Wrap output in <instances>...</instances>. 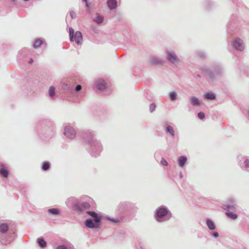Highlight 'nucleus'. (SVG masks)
Returning a JSON list of instances; mask_svg holds the SVG:
<instances>
[{"label": "nucleus", "mask_w": 249, "mask_h": 249, "mask_svg": "<svg viewBox=\"0 0 249 249\" xmlns=\"http://www.w3.org/2000/svg\"><path fill=\"white\" fill-rule=\"evenodd\" d=\"M80 136L89 145V152L90 155L94 158L99 156L103 148L101 142L96 139L94 133L90 130H86L81 132Z\"/></svg>", "instance_id": "f257e3e1"}, {"label": "nucleus", "mask_w": 249, "mask_h": 249, "mask_svg": "<svg viewBox=\"0 0 249 249\" xmlns=\"http://www.w3.org/2000/svg\"><path fill=\"white\" fill-rule=\"evenodd\" d=\"M10 224L0 222V242L2 245L10 244L14 238L15 233L9 230Z\"/></svg>", "instance_id": "f03ea898"}, {"label": "nucleus", "mask_w": 249, "mask_h": 249, "mask_svg": "<svg viewBox=\"0 0 249 249\" xmlns=\"http://www.w3.org/2000/svg\"><path fill=\"white\" fill-rule=\"evenodd\" d=\"M201 70L212 81L221 76L223 73V68L218 63L213 64L211 68L202 67Z\"/></svg>", "instance_id": "7ed1b4c3"}, {"label": "nucleus", "mask_w": 249, "mask_h": 249, "mask_svg": "<svg viewBox=\"0 0 249 249\" xmlns=\"http://www.w3.org/2000/svg\"><path fill=\"white\" fill-rule=\"evenodd\" d=\"M66 203L69 208H71L74 211L79 213L89 209L90 207L89 202H83L81 203L79 199L74 197L68 198L66 201Z\"/></svg>", "instance_id": "20e7f679"}, {"label": "nucleus", "mask_w": 249, "mask_h": 249, "mask_svg": "<svg viewBox=\"0 0 249 249\" xmlns=\"http://www.w3.org/2000/svg\"><path fill=\"white\" fill-rule=\"evenodd\" d=\"M86 213L91 216L93 219L91 218H87L84 222L86 227L90 229L99 228L102 224L101 217L94 211H88L86 212Z\"/></svg>", "instance_id": "39448f33"}, {"label": "nucleus", "mask_w": 249, "mask_h": 249, "mask_svg": "<svg viewBox=\"0 0 249 249\" xmlns=\"http://www.w3.org/2000/svg\"><path fill=\"white\" fill-rule=\"evenodd\" d=\"M154 217L158 222H163L171 218L172 213L167 207L162 205L156 210Z\"/></svg>", "instance_id": "423d86ee"}, {"label": "nucleus", "mask_w": 249, "mask_h": 249, "mask_svg": "<svg viewBox=\"0 0 249 249\" xmlns=\"http://www.w3.org/2000/svg\"><path fill=\"white\" fill-rule=\"evenodd\" d=\"M132 207V203L128 201H122L116 206L114 213L116 216H119L124 221L126 219V213Z\"/></svg>", "instance_id": "0eeeda50"}, {"label": "nucleus", "mask_w": 249, "mask_h": 249, "mask_svg": "<svg viewBox=\"0 0 249 249\" xmlns=\"http://www.w3.org/2000/svg\"><path fill=\"white\" fill-rule=\"evenodd\" d=\"M70 40L71 42L75 41L78 45H81L83 41V36L80 31H76L75 33L72 27L69 28Z\"/></svg>", "instance_id": "6e6552de"}, {"label": "nucleus", "mask_w": 249, "mask_h": 249, "mask_svg": "<svg viewBox=\"0 0 249 249\" xmlns=\"http://www.w3.org/2000/svg\"><path fill=\"white\" fill-rule=\"evenodd\" d=\"M238 165L244 171L249 172V157L242 155L237 157Z\"/></svg>", "instance_id": "1a4fd4ad"}, {"label": "nucleus", "mask_w": 249, "mask_h": 249, "mask_svg": "<svg viewBox=\"0 0 249 249\" xmlns=\"http://www.w3.org/2000/svg\"><path fill=\"white\" fill-rule=\"evenodd\" d=\"M64 135L67 138L72 140L76 137V132L72 126L67 125L64 129Z\"/></svg>", "instance_id": "9d476101"}, {"label": "nucleus", "mask_w": 249, "mask_h": 249, "mask_svg": "<svg viewBox=\"0 0 249 249\" xmlns=\"http://www.w3.org/2000/svg\"><path fill=\"white\" fill-rule=\"evenodd\" d=\"M223 208L226 211H234L236 208L235 200L232 198H229L226 203L223 205Z\"/></svg>", "instance_id": "9b49d317"}, {"label": "nucleus", "mask_w": 249, "mask_h": 249, "mask_svg": "<svg viewBox=\"0 0 249 249\" xmlns=\"http://www.w3.org/2000/svg\"><path fill=\"white\" fill-rule=\"evenodd\" d=\"M166 59L174 64H178L180 61L179 58L174 51H167L166 52Z\"/></svg>", "instance_id": "f8f14e48"}, {"label": "nucleus", "mask_w": 249, "mask_h": 249, "mask_svg": "<svg viewBox=\"0 0 249 249\" xmlns=\"http://www.w3.org/2000/svg\"><path fill=\"white\" fill-rule=\"evenodd\" d=\"M232 45L236 50L242 51L244 49L243 40L239 37L235 38L232 42Z\"/></svg>", "instance_id": "ddd939ff"}, {"label": "nucleus", "mask_w": 249, "mask_h": 249, "mask_svg": "<svg viewBox=\"0 0 249 249\" xmlns=\"http://www.w3.org/2000/svg\"><path fill=\"white\" fill-rule=\"evenodd\" d=\"M94 86L97 90L102 91L107 88V84L105 80L101 78L97 80L95 82Z\"/></svg>", "instance_id": "4468645a"}, {"label": "nucleus", "mask_w": 249, "mask_h": 249, "mask_svg": "<svg viewBox=\"0 0 249 249\" xmlns=\"http://www.w3.org/2000/svg\"><path fill=\"white\" fill-rule=\"evenodd\" d=\"M164 130L167 135H170L172 137H174L175 136V132L173 127L170 125L165 124L163 126Z\"/></svg>", "instance_id": "2eb2a0df"}, {"label": "nucleus", "mask_w": 249, "mask_h": 249, "mask_svg": "<svg viewBox=\"0 0 249 249\" xmlns=\"http://www.w3.org/2000/svg\"><path fill=\"white\" fill-rule=\"evenodd\" d=\"M149 62L153 65L162 64L163 63L162 59L155 56H151L149 58Z\"/></svg>", "instance_id": "dca6fc26"}, {"label": "nucleus", "mask_w": 249, "mask_h": 249, "mask_svg": "<svg viewBox=\"0 0 249 249\" xmlns=\"http://www.w3.org/2000/svg\"><path fill=\"white\" fill-rule=\"evenodd\" d=\"M107 219L110 221V222L116 224H119L121 223L124 222L125 221L123 219L121 218L119 216H116L115 217H110L109 216L107 217Z\"/></svg>", "instance_id": "f3484780"}, {"label": "nucleus", "mask_w": 249, "mask_h": 249, "mask_svg": "<svg viewBox=\"0 0 249 249\" xmlns=\"http://www.w3.org/2000/svg\"><path fill=\"white\" fill-rule=\"evenodd\" d=\"M206 224L208 229L211 231H213L216 229L214 222L210 218H206Z\"/></svg>", "instance_id": "a211bd4d"}, {"label": "nucleus", "mask_w": 249, "mask_h": 249, "mask_svg": "<svg viewBox=\"0 0 249 249\" xmlns=\"http://www.w3.org/2000/svg\"><path fill=\"white\" fill-rule=\"evenodd\" d=\"M107 4L110 10H114L117 7V1L116 0H107Z\"/></svg>", "instance_id": "6ab92c4d"}, {"label": "nucleus", "mask_w": 249, "mask_h": 249, "mask_svg": "<svg viewBox=\"0 0 249 249\" xmlns=\"http://www.w3.org/2000/svg\"><path fill=\"white\" fill-rule=\"evenodd\" d=\"M187 161V158L185 156H181L178 158V164L181 167H183Z\"/></svg>", "instance_id": "aec40b11"}, {"label": "nucleus", "mask_w": 249, "mask_h": 249, "mask_svg": "<svg viewBox=\"0 0 249 249\" xmlns=\"http://www.w3.org/2000/svg\"><path fill=\"white\" fill-rule=\"evenodd\" d=\"M204 98L205 99L213 100L215 99L216 96L215 94L212 92H208L204 94Z\"/></svg>", "instance_id": "412c9836"}, {"label": "nucleus", "mask_w": 249, "mask_h": 249, "mask_svg": "<svg viewBox=\"0 0 249 249\" xmlns=\"http://www.w3.org/2000/svg\"><path fill=\"white\" fill-rule=\"evenodd\" d=\"M97 115L100 119L103 120L107 118V112L106 110H101L97 112Z\"/></svg>", "instance_id": "4be33fe9"}, {"label": "nucleus", "mask_w": 249, "mask_h": 249, "mask_svg": "<svg viewBox=\"0 0 249 249\" xmlns=\"http://www.w3.org/2000/svg\"><path fill=\"white\" fill-rule=\"evenodd\" d=\"M51 168V163L48 161H43L41 164V170L44 171H48Z\"/></svg>", "instance_id": "5701e85b"}, {"label": "nucleus", "mask_w": 249, "mask_h": 249, "mask_svg": "<svg viewBox=\"0 0 249 249\" xmlns=\"http://www.w3.org/2000/svg\"><path fill=\"white\" fill-rule=\"evenodd\" d=\"M190 101L191 104L194 106H199L200 104V102L199 99L195 96L191 97Z\"/></svg>", "instance_id": "b1692460"}, {"label": "nucleus", "mask_w": 249, "mask_h": 249, "mask_svg": "<svg viewBox=\"0 0 249 249\" xmlns=\"http://www.w3.org/2000/svg\"><path fill=\"white\" fill-rule=\"evenodd\" d=\"M38 246L41 248H44L47 246V242L43 238H38L37 239Z\"/></svg>", "instance_id": "393cba45"}, {"label": "nucleus", "mask_w": 249, "mask_h": 249, "mask_svg": "<svg viewBox=\"0 0 249 249\" xmlns=\"http://www.w3.org/2000/svg\"><path fill=\"white\" fill-rule=\"evenodd\" d=\"M93 21L98 24H100L103 21V17L99 14L97 13L95 18L93 19Z\"/></svg>", "instance_id": "a878e982"}, {"label": "nucleus", "mask_w": 249, "mask_h": 249, "mask_svg": "<svg viewBox=\"0 0 249 249\" xmlns=\"http://www.w3.org/2000/svg\"><path fill=\"white\" fill-rule=\"evenodd\" d=\"M49 213L53 215H57L60 213V211L57 208H51L48 210Z\"/></svg>", "instance_id": "bb28decb"}, {"label": "nucleus", "mask_w": 249, "mask_h": 249, "mask_svg": "<svg viewBox=\"0 0 249 249\" xmlns=\"http://www.w3.org/2000/svg\"><path fill=\"white\" fill-rule=\"evenodd\" d=\"M9 171L5 167L0 168V175L3 178H7L9 175Z\"/></svg>", "instance_id": "cd10ccee"}, {"label": "nucleus", "mask_w": 249, "mask_h": 249, "mask_svg": "<svg viewBox=\"0 0 249 249\" xmlns=\"http://www.w3.org/2000/svg\"><path fill=\"white\" fill-rule=\"evenodd\" d=\"M226 215L231 219L235 220L237 218V214L233 213L232 211H226Z\"/></svg>", "instance_id": "c85d7f7f"}, {"label": "nucleus", "mask_w": 249, "mask_h": 249, "mask_svg": "<svg viewBox=\"0 0 249 249\" xmlns=\"http://www.w3.org/2000/svg\"><path fill=\"white\" fill-rule=\"evenodd\" d=\"M43 44V40L40 38H37L35 40L33 45L35 49L38 48Z\"/></svg>", "instance_id": "c756f323"}, {"label": "nucleus", "mask_w": 249, "mask_h": 249, "mask_svg": "<svg viewBox=\"0 0 249 249\" xmlns=\"http://www.w3.org/2000/svg\"><path fill=\"white\" fill-rule=\"evenodd\" d=\"M49 95L51 99H53L55 95V89L53 86H51L49 89Z\"/></svg>", "instance_id": "7c9ffc66"}, {"label": "nucleus", "mask_w": 249, "mask_h": 249, "mask_svg": "<svg viewBox=\"0 0 249 249\" xmlns=\"http://www.w3.org/2000/svg\"><path fill=\"white\" fill-rule=\"evenodd\" d=\"M169 97L171 101H175L177 99L178 94L176 92L172 91L169 93Z\"/></svg>", "instance_id": "2f4dec72"}, {"label": "nucleus", "mask_w": 249, "mask_h": 249, "mask_svg": "<svg viewBox=\"0 0 249 249\" xmlns=\"http://www.w3.org/2000/svg\"><path fill=\"white\" fill-rule=\"evenodd\" d=\"M136 248L137 249H147L145 244L141 242L136 245Z\"/></svg>", "instance_id": "473e14b6"}, {"label": "nucleus", "mask_w": 249, "mask_h": 249, "mask_svg": "<svg viewBox=\"0 0 249 249\" xmlns=\"http://www.w3.org/2000/svg\"><path fill=\"white\" fill-rule=\"evenodd\" d=\"M85 3L86 5V10L88 13L90 12V7H91V2H89L88 0H87V1H83Z\"/></svg>", "instance_id": "72a5a7b5"}, {"label": "nucleus", "mask_w": 249, "mask_h": 249, "mask_svg": "<svg viewBox=\"0 0 249 249\" xmlns=\"http://www.w3.org/2000/svg\"><path fill=\"white\" fill-rule=\"evenodd\" d=\"M156 105L155 103H153L149 106V111L150 113H153L156 109Z\"/></svg>", "instance_id": "f704fd0d"}, {"label": "nucleus", "mask_w": 249, "mask_h": 249, "mask_svg": "<svg viewBox=\"0 0 249 249\" xmlns=\"http://www.w3.org/2000/svg\"><path fill=\"white\" fill-rule=\"evenodd\" d=\"M28 52L27 51V50L26 49H24L21 50H20L18 53V57H20L21 55H27Z\"/></svg>", "instance_id": "c9c22d12"}, {"label": "nucleus", "mask_w": 249, "mask_h": 249, "mask_svg": "<svg viewBox=\"0 0 249 249\" xmlns=\"http://www.w3.org/2000/svg\"><path fill=\"white\" fill-rule=\"evenodd\" d=\"M56 249H73L72 247H67L65 245H59L57 247Z\"/></svg>", "instance_id": "e433bc0d"}, {"label": "nucleus", "mask_w": 249, "mask_h": 249, "mask_svg": "<svg viewBox=\"0 0 249 249\" xmlns=\"http://www.w3.org/2000/svg\"><path fill=\"white\" fill-rule=\"evenodd\" d=\"M205 114L203 112H199L197 113L198 117L201 120L205 118Z\"/></svg>", "instance_id": "4c0bfd02"}, {"label": "nucleus", "mask_w": 249, "mask_h": 249, "mask_svg": "<svg viewBox=\"0 0 249 249\" xmlns=\"http://www.w3.org/2000/svg\"><path fill=\"white\" fill-rule=\"evenodd\" d=\"M70 14L71 17L72 19H74L76 18V14L74 11H70Z\"/></svg>", "instance_id": "58836bf2"}, {"label": "nucleus", "mask_w": 249, "mask_h": 249, "mask_svg": "<svg viewBox=\"0 0 249 249\" xmlns=\"http://www.w3.org/2000/svg\"><path fill=\"white\" fill-rule=\"evenodd\" d=\"M211 235H212L214 238H217L219 237V233L217 231H212L211 232Z\"/></svg>", "instance_id": "ea45409f"}, {"label": "nucleus", "mask_w": 249, "mask_h": 249, "mask_svg": "<svg viewBox=\"0 0 249 249\" xmlns=\"http://www.w3.org/2000/svg\"><path fill=\"white\" fill-rule=\"evenodd\" d=\"M198 55L200 57H201L202 58H204L206 56V54L204 52H200L198 53Z\"/></svg>", "instance_id": "a19ab883"}, {"label": "nucleus", "mask_w": 249, "mask_h": 249, "mask_svg": "<svg viewBox=\"0 0 249 249\" xmlns=\"http://www.w3.org/2000/svg\"><path fill=\"white\" fill-rule=\"evenodd\" d=\"M160 163L162 165H164V166H167L168 164L167 161L164 158H162V159L160 161Z\"/></svg>", "instance_id": "79ce46f5"}, {"label": "nucleus", "mask_w": 249, "mask_h": 249, "mask_svg": "<svg viewBox=\"0 0 249 249\" xmlns=\"http://www.w3.org/2000/svg\"><path fill=\"white\" fill-rule=\"evenodd\" d=\"M54 134V131H53V130H51V131H50V132H49L48 134H46V137L47 138H50V137H52Z\"/></svg>", "instance_id": "37998d69"}, {"label": "nucleus", "mask_w": 249, "mask_h": 249, "mask_svg": "<svg viewBox=\"0 0 249 249\" xmlns=\"http://www.w3.org/2000/svg\"><path fill=\"white\" fill-rule=\"evenodd\" d=\"M82 89V86L80 85H77L75 88V90L76 91H79Z\"/></svg>", "instance_id": "c03bdc74"}, {"label": "nucleus", "mask_w": 249, "mask_h": 249, "mask_svg": "<svg viewBox=\"0 0 249 249\" xmlns=\"http://www.w3.org/2000/svg\"><path fill=\"white\" fill-rule=\"evenodd\" d=\"M227 31L228 32L230 33L232 31V30H231L230 29V26H228V27H227Z\"/></svg>", "instance_id": "a18cd8bd"}, {"label": "nucleus", "mask_w": 249, "mask_h": 249, "mask_svg": "<svg viewBox=\"0 0 249 249\" xmlns=\"http://www.w3.org/2000/svg\"><path fill=\"white\" fill-rule=\"evenodd\" d=\"M33 62V58H30V59L29 61V63L31 64Z\"/></svg>", "instance_id": "49530a36"}, {"label": "nucleus", "mask_w": 249, "mask_h": 249, "mask_svg": "<svg viewBox=\"0 0 249 249\" xmlns=\"http://www.w3.org/2000/svg\"><path fill=\"white\" fill-rule=\"evenodd\" d=\"M179 177L181 178H183V174L182 173V172H180L179 173Z\"/></svg>", "instance_id": "de8ad7c7"}, {"label": "nucleus", "mask_w": 249, "mask_h": 249, "mask_svg": "<svg viewBox=\"0 0 249 249\" xmlns=\"http://www.w3.org/2000/svg\"><path fill=\"white\" fill-rule=\"evenodd\" d=\"M201 77V75H200V74H197V75H196V77H198V78H199V77Z\"/></svg>", "instance_id": "09e8293b"}, {"label": "nucleus", "mask_w": 249, "mask_h": 249, "mask_svg": "<svg viewBox=\"0 0 249 249\" xmlns=\"http://www.w3.org/2000/svg\"><path fill=\"white\" fill-rule=\"evenodd\" d=\"M82 1H87V0H82Z\"/></svg>", "instance_id": "8fccbe9b"}, {"label": "nucleus", "mask_w": 249, "mask_h": 249, "mask_svg": "<svg viewBox=\"0 0 249 249\" xmlns=\"http://www.w3.org/2000/svg\"><path fill=\"white\" fill-rule=\"evenodd\" d=\"M24 0V1H29V0Z\"/></svg>", "instance_id": "3c124183"}, {"label": "nucleus", "mask_w": 249, "mask_h": 249, "mask_svg": "<svg viewBox=\"0 0 249 249\" xmlns=\"http://www.w3.org/2000/svg\"><path fill=\"white\" fill-rule=\"evenodd\" d=\"M248 113H249V114H248V118H249V111L248 112Z\"/></svg>", "instance_id": "603ef678"}]
</instances>
